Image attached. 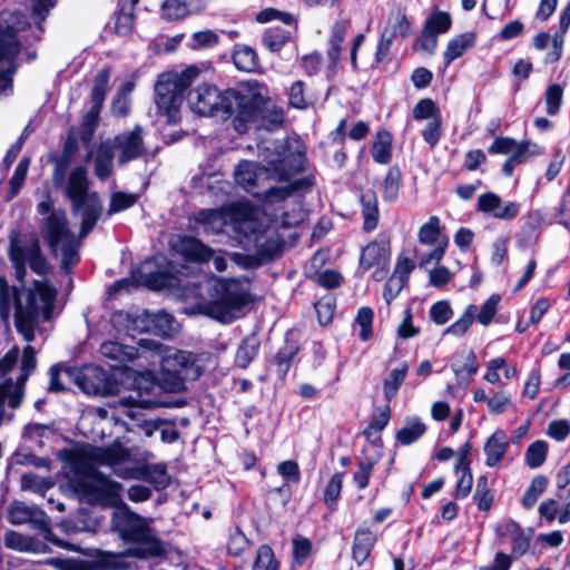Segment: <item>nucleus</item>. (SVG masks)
I'll return each mask as SVG.
<instances>
[{
    "instance_id": "9d476101",
    "label": "nucleus",
    "mask_w": 570,
    "mask_h": 570,
    "mask_svg": "<svg viewBox=\"0 0 570 570\" xmlns=\"http://www.w3.org/2000/svg\"><path fill=\"white\" fill-rule=\"evenodd\" d=\"M8 255L19 279L26 276L27 265L39 275L46 274L49 268L41 253L39 239L35 235L22 239L19 230H11L9 234Z\"/></svg>"
},
{
    "instance_id": "8fccbe9b",
    "label": "nucleus",
    "mask_w": 570,
    "mask_h": 570,
    "mask_svg": "<svg viewBox=\"0 0 570 570\" xmlns=\"http://www.w3.org/2000/svg\"><path fill=\"white\" fill-rule=\"evenodd\" d=\"M547 487L548 479L546 476H534L522 497L523 507L527 509L532 508L538 501L539 497L546 491Z\"/></svg>"
},
{
    "instance_id": "680f3d73",
    "label": "nucleus",
    "mask_w": 570,
    "mask_h": 570,
    "mask_svg": "<svg viewBox=\"0 0 570 570\" xmlns=\"http://www.w3.org/2000/svg\"><path fill=\"white\" fill-rule=\"evenodd\" d=\"M161 10L163 17L167 20L181 19L193 13L183 0H166Z\"/></svg>"
},
{
    "instance_id": "79ce46f5",
    "label": "nucleus",
    "mask_w": 570,
    "mask_h": 570,
    "mask_svg": "<svg viewBox=\"0 0 570 570\" xmlns=\"http://www.w3.org/2000/svg\"><path fill=\"white\" fill-rule=\"evenodd\" d=\"M149 330L160 336H168L175 331L174 317L166 313L159 312L148 316Z\"/></svg>"
},
{
    "instance_id": "2f4dec72",
    "label": "nucleus",
    "mask_w": 570,
    "mask_h": 570,
    "mask_svg": "<svg viewBox=\"0 0 570 570\" xmlns=\"http://www.w3.org/2000/svg\"><path fill=\"white\" fill-rule=\"evenodd\" d=\"M428 431L426 424L417 416L405 419L404 425L396 433V441L410 445L422 438Z\"/></svg>"
},
{
    "instance_id": "de8ad7c7",
    "label": "nucleus",
    "mask_w": 570,
    "mask_h": 570,
    "mask_svg": "<svg viewBox=\"0 0 570 570\" xmlns=\"http://www.w3.org/2000/svg\"><path fill=\"white\" fill-rule=\"evenodd\" d=\"M138 202V195L132 193L116 191L111 194L107 215L120 213L132 207Z\"/></svg>"
},
{
    "instance_id": "72a5a7b5",
    "label": "nucleus",
    "mask_w": 570,
    "mask_h": 570,
    "mask_svg": "<svg viewBox=\"0 0 570 570\" xmlns=\"http://www.w3.org/2000/svg\"><path fill=\"white\" fill-rule=\"evenodd\" d=\"M373 160L386 165L392 158V135L387 130H379L371 147Z\"/></svg>"
},
{
    "instance_id": "393cba45",
    "label": "nucleus",
    "mask_w": 570,
    "mask_h": 570,
    "mask_svg": "<svg viewBox=\"0 0 570 570\" xmlns=\"http://www.w3.org/2000/svg\"><path fill=\"white\" fill-rule=\"evenodd\" d=\"M509 449V441L507 433L502 430H497L485 441L483 450L485 453V464L489 468L497 466L505 456Z\"/></svg>"
},
{
    "instance_id": "cd10ccee",
    "label": "nucleus",
    "mask_w": 570,
    "mask_h": 570,
    "mask_svg": "<svg viewBox=\"0 0 570 570\" xmlns=\"http://www.w3.org/2000/svg\"><path fill=\"white\" fill-rule=\"evenodd\" d=\"M263 173H265V166H261L254 161L244 160L237 165L234 176L239 186L249 193H254Z\"/></svg>"
},
{
    "instance_id": "09e8293b",
    "label": "nucleus",
    "mask_w": 570,
    "mask_h": 570,
    "mask_svg": "<svg viewBox=\"0 0 570 570\" xmlns=\"http://www.w3.org/2000/svg\"><path fill=\"white\" fill-rule=\"evenodd\" d=\"M110 78V69L109 68H102L100 69L94 80V87L91 90V104L97 105H104L106 94L108 90V82Z\"/></svg>"
},
{
    "instance_id": "338daca9",
    "label": "nucleus",
    "mask_w": 570,
    "mask_h": 570,
    "mask_svg": "<svg viewBox=\"0 0 570 570\" xmlns=\"http://www.w3.org/2000/svg\"><path fill=\"white\" fill-rule=\"evenodd\" d=\"M452 368L458 377L464 375L471 376L475 374L479 370V362L476 355L474 354L473 351L466 352V354L463 355L462 364L454 363L452 364Z\"/></svg>"
},
{
    "instance_id": "6e6552de",
    "label": "nucleus",
    "mask_w": 570,
    "mask_h": 570,
    "mask_svg": "<svg viewBox=\"0 0 570 570\" xmlns=\"http://www.w3.org/2000/svg\"><path fill=\"white\" fill-rule=\"evenodd\" d=\"M199 76V69L188 67L181 72H165L159 76L155 85V102L158 112L168 124H177L180 119V106L184 91Z\"/></svg>"
},
{
    "instance_id": "a211bd4d",
    "label": "nucleus",
    "mask_w": 570,
    "mask_h": 570,
    "mask_svg": "<svg viewBox=\"0 0 570 570\" xmlns=\"http://www.w3.org/2000/svg\"><path fill=\"white\" fill-rule=\"evenodd\" d=\"M142 134V127L136 125L132 130L121 132L117 135L112 141H109L114 151L117 154L120 165H125L146 154Z\"/></svg>"
},
{
    "instance_id": "b1692460",
    "label": "nucleus",
    "mask_w": 570,
    "mask_h": 570,
    "mask_svg": "<svg viewBox=\"0 0 570 570\" xmlns=\"http://www.w3.org/2000/svg\"><path fill=\"white\" fill-rule=\"evenodd\" d=\"M171 246L177 254L190 262L206 263L213 257V248L193 236H179Z\"/></svg>"
},
{
    "instance_id": "f8f14e48",
    "label": "nucleus",
    "mask_w": 570,
    "mask_h": 570,
    "mask_svg": "<svg viewBox=\"0 0 570 570\" xmlns=\"http://www.w3.org/2000/svg\"><path fill=\"white\" fill-rule=\"evenodd\" d=\"M75 490L82 499L92 504L120 507L121 484L110 480L97 471H90L75 481Z\"/></svg>"
},
{
    "instance_id": "7ed1b4c3",
    "label": "nucleus",
    "mask_w": 570,
    "mask_h": 570,
    "mask_svg": "<svg viewBox=\"0 0 570 570\" xmlns=\"http://www.w3.org/2000/svg\"><path fill=\"white\" fill-rule=\"evenodd\" d=\"M38 213L46 215L40 233L55 255L61 256V267L69 272L79 262V242L69 228L66 213L53 209L50 196L37 206Z\"/></svg>"
},
{
    "instance_id": "f03ea898",
    "label": "nucleus",
    "mask_w": 570,
    "mask_h": 570,
    "mask_svg": "<svg viewBox=\"0 0 570 570\" xmlns=\"http://www.w3.org/2000/svg\"><path fill=\"white\" fill-rule=\"evenodd\" d=\"M120 508L114 512L110 524L125 542L131 544L122 554L138 559L164 556L166 546L153 529V519L135 513L125 503Z\"/></svg>"
},
{
    "instance_id": "3c124183",
    "label": "nucleus",
    "mask_w": 570,
    "mask_h": 570,
    "mask_svg": "<svg viewBox=\"0 0 570 570\" xmlns=\"http://www.w3.org/2000/svg\"><path fill=\"white\" fill-rule=\"evenodd\" d=\"M475 309L474 305H469L461 317L443 331V335H464L474 321Z\"/></svg>"
},
{
    "instance_id": "7c9ffc66",
    "label": "nucleus",
    "mask_w": 570,
    "mask_h": 570,
    "mask_svg": "<svg viewBox=\"0 0 570 570\" xmlns=\"http://www.w3.org/2000/svg\"><path fill=\"white\" fill-rule=\"evenodd\" d=\"M475 33L464 32L451 39L443 53V60L445 66H449L452 61L460 58L468 49L475 45Z\"/></svg>"
},
{
    "instance_id": "2eb2a0df",
    "label": "nucleus",
    "mask_w": 570,
    "mask_h": 570,
    "mask_svg": "<svg viewBox=\"0 0 570 570\" xmlns=\"http://www.w3.org/2000/svg\"><path fill=\"white\" fill-rule=\"evenodd\" d=\"M163 355V374L161 382L164 387L169 392H179L185 387V379L181 374V370L187 367L191 363V354L164 348L161 346L160 351H157Z\"/></svg>"
},
{
    "instance_id": "c03bdc74",
    "label": "nucleus",
    "mask_w": 570,
    "mask_h": 570,
    "mask_svg": "<svg viewBox=\"0 0 570 570\" xmlns=\"http://www.w3.org/2000/svg\"><path fill=\"white\" fill-rule=\"evenodd\" d=\"M30 159L28 157H23L17 165L12 177L9 180V191L6 197L7 200L13 199L20 191L21 187L24 184L27 173L29 169Z\"/></svg>"
},
{
    "instance_id": "423d86ee",
    "label": "nucleus",
    "mask_w": 570,
    "mask_h": 570,
    "mask_svg": "<svg viewBox=\"0 0 570 570\" xmlns=\"http://www.w3.org/2000/svg\"><path fill=\"white\" fill-rule=\"evenodd\" d=\"M210 298L198 305L199 313L220 322L234 318V312L248 303V293L243 284L234 278H210L208 282Z\"/></svg>"
},
{
    "instance_id": "ea45409f",
    "label": "nucleus",
    "mask_w": 570,
    "mask_h": 570,
    "mask_svg": "<svg viewBox=\"0 0 570 570\" xmlns=\"http://www.w3.org/2000/svg\"><path fill=\"white\" fill-rule=\"evenodd\" d=\"M283 208L284 210L282 212V214H273L272 220L276 225L283 228H288L299 224L303 220L304 215L302 206L298 203H293L291 207L289 204H286L285 206H283Z\"/></svg>"
},
{
    "instance_id": "49530a36",
    "label": "nucleus",
    "mask_w": 570,
    "mask_h": 570,
    "mask_svg": "<svg viewBox=\"0 0 570 570\" xmlns=\"http://www.w3.org/2000/svg\"><path fill=\"white\" fill-rule=\"evenodd\" d=\"M289 33L277 27H269L263 35L264 46L272 52L279 51L288 41Z\"/></svg>"
},
{
    "instance_id": "1a4fd4ad",
    "label": "nucleus",
    "mask_w": 570,
    "mask_h": 570,
    "mask_svg": "<svg viewBox=\"0 0 570 570\" xmlns=\"http://www.w3.org/2000/svg\"><path fill=\"white\" fill-rule=\"evenodd\" d=\"M94 459L99 464L111 466L114 472L122 479H141L157 487L168 484L167 468L164 463L146 464L141 468L122 466V463L129 459V451L120 445L98 449Z\"/></svg>"
},
{
    "instance_id": "a19ab883",
    "label": "nucleus",
    "mask_w": 570,
    "mask_h": 570,
    "mask_svg": "<svg viewBox=\"0 0 570 570\" xmlns=\"http://www.w3.org/2000/svg\"><path fill=\"white\" fill-rule=\"evenodd\" d=\"M409 366L406 363L402 364L399 368H393L387 377L383 382V392L384 396L387 401H391L395 397L399 387L403 383L406 377Z\"/></svg>"
},
{
    "instance_id": "603ef678",
    "label": "nucleus",
    "mask_w": 570,
    "mask_h": 570,
    "mask_svg": "<svg viewBox=\"0 0 570 570\" xmlns=\"http://www.w3.org/2000/svg\"><path fill=\"white\" fill-rule=\"evenodd\" d=\"M548 454V444L544 441L531 443L525 451V462L529 468L537 469L543 464Z\"/></svg>"
},
{
    "instance_id": "20e7f679",
    "label": "nucleus",
    "mask_w": 570,
    "mask_h": 570,
    "mask_svg": "<svg viewBox=\"0 0 570 570\" xmlns=\"http://www.w3.org/2000/svg\"><path fill=\"white\" fill-rule=\"evenodd\" d=\"M195 222L203 226L206 233L218 234L228 225L245 237L255 238L259 243L263 234H256L255 210L247 203H233L216 209H203L195 215Z\"/></svg>"
},
{
    "instance_id": "473e14b6",
    "label": "nucleus",
    "mask_w": 570,
    "mask_h": 570,
    "mask_svg": "<svg viewBox=\"0 0 570 570\" xmlns=\"http://www.w3.org/2000/svg\"><path fill=\"white\" fill-rule=\"evenodd\" d=\"M159 403L153 399H146L140 393L135 395H129L126 397H121L117 402V407H119L127 416L135 420L140 415V410L154 409L157 407Z\"/></svg>"
},
{
    "instance_id": "412c9836",
    "label": "nucleus",
    "mask_w": 570,
    "mask_h": 570,
    "mask_svg": "<svg viewBox=\"0 0 570 570\" xmlns=\"http://www.w3.org/2000/svg\"><path fill=\"white\" fill-rule=\"evenodd\" d=\"M538 146L531 144L529 140L517 141L510 137H498L489 147L490 154H502L509 155L511 161L517 163L518 165L523 164L527 159L533 155H535Z\"/></svg>"
},
{
    "instance_id": "39448f33",
    "label": "nucleus",
    "mask_w": 570,
    "mask_h": 570,
    "mask_svg": "<svg viewBox=\"0 0 570 570\" xmlns=\"http://www.w3.org/2000/svg\"><path fill=\"white\" fill-rule=\"evenodd\" d=\"M28 24L26 16L19 12H3L0 19V62H8L7 70H0V95L8 96L13 90L12 76L18 63L14 61L22 42L28 41L23 35Z\"/></svg>"
},
{
    "instance_id": "6e6d98bb",
    "label": "nucleus",
    "mask_w": 570,
    "mask_h": 570,
    "mask_svg": "<svg viewBox=\"0 0 570 570\" xmlns=\"http://www.w3.org/2000/svg\"><path fill=\"white\" fill-rule=\"evenodd\" d=\"M344 474L341 472L334 473L324 490V503L330 509H335L336 502L341 495Z\"/></svg>"
},
{
    "instance_id": "e2e57ef3",
    "label": "nucleus",
    "mask_w": 570,
    "mask_h": 570,
    "mask_svg": "<svg viewBox=\"0 0 570 570\" xmlns=\"http://www.w3.org/2000/svg\"><path fill=\"white\" fill-rule=\"evenodd\" d=\"M512 406L511 395L503 391H498L490 396L488 401V411L491 414L499 415L507 412Z\"/></svg>"
},
{
    "instance_id": "0eeeda50",
    "label": "nucleus",
    "mask_w": 570,
    "mask_h": 570,
    "mask_svg": "<svg viewBox=\"0 0 570 570\" xmlns=\"http://www.w3.org/2000/svg\"><path fill=\"white\" fill-rule=\"evenodd\" d=\"M87 170L82 166L75 167L68 177L66 196L71 202L72 212L81 217L79 236L86 237L99 219L102 205L97 193L88 191Z\"/></svg>"
},
{
    "instance_id": "9b49d317",
    "label": "nucleus",
    "mask_w": 570,
    "mask_h": 570,
    "mask_svg": "<svg viewBox=\"0 0 570 570\" xmlns=\"http://www.w3.org/2000/svg\"><path fill=\"white\" fill-rule=\"evenodd\" d=\"M238 100L237 90L220 91L210 83L198 85L189 91L187 97L190 109L203 116H209L217 111L232 115L235 112V104Z\"/></svg>"
},
{
    "instance_id": "774afa93",
    "label": "nucleus",
    "mask_w": 570,
    "mask_h": 570,
    "mask_svg": "<svg viewBox=\"0 0 570 570\" xmlns=\"http://www.w3.org/2000/svg\"><path fill=\"white\" fill-rule=\"evenodd\" d=\"M453 316V311L446 301L434 303L430 308V317L436 325L448 323Z\"/></svg>"
},
{
    "instance_id": "4c0bfd02",
    "label": "nucleus",
    "mask_w": 570,
    "mask_h": 570,
    "mask_svg": "<svg viewBox=\"0 0 570 570\" xmlns=\"http://www.w3.org/2000/svg\"><path fill=\"white\" fill-rule=\"evenodd\" d=\"M259 347V341L256 336L250 335L245 337L237 348L235 355V363L242 368H246L255 358Z\"/></svg>"
},
{
    "instance_id": "a878e982",
    "label": "nucleus",
    "mask_w": 570,
    "mask_h": 570,
    "mask_svg": "<svg viewBox=\"0 0 570 570\" xmlns=\"http://www.w3.org/2000/svg\"><path fill=\"white\" fill-rule=\"evenodd\" d=\"M80 387L88 394L108 395L114 387L107 380L106 373L100 368H90L79 377Z\"/></svg>"
},
{
    "instance_id": "4468645a",
    "label": "nucleus",
    "mask_w": 570,
    "mask_h": 570,
    "mask_svg": "<svg viewBox=\"0 0 570 570\" xmlns=\"http://www.w3.org/2000/svg\"><path fill=\"white\" fill-rule=\"evenodd\" d=\"M305 149L299 141H288L267 161L265 174L274 180H288L304 169Z\"/></svg>"
},
{
    "instance_id": "052dcab7",
    "label": "nucleus",
    "mask_w": 570,
    "mask_h": 570,
    "mask_svg": "<svg viewBox=\"0 0 570 570\" xmlns=\"http://www.w3.org/2000/svg\"><path fill=\"white\" fill-rule=\"evenodd\" d=\"M500 301H501V296L499 294H492L483 303L479 313L474 314V318H476L480 324L488 326L492 322V320L498 311Z\"/></svg>"
},
{
    "instance_id": "c756f323",
    "label": "nucleus",
    "mask_w": 570,
    "mask_h": 570,
    "mask_svg": "<svg viewBox=\"0 0 570 570\" xmlns=\"http://www.w3.org/2000/svg\"><path fill=\"white\" fill-rule=\"evenodd\" d=\"M389 258L390 248L387 243L371 242L363 248L360 257V264L365 269L373 266L384 267Z\"/></svg>"
},
{
    "instance_id": "f704fd0d",
    "label": "nucleus",
    "mask_w": 570,
    "mask_h": 570,
    "mask_svg": "<svg viewBox=\"0 0 570 570\" xmlns=\"http://www.w3.org/2000/svg\"><path fill=\"white\" fill-rule=\"evenodd\" d=\"M288 105L298 110H305L314 105L315 97L307 91L302 80L294 81L287 89Z\"/></svg>"
},
{
    "instance_id": "a18cd8bd",
    "label": "nucleus",
    "mask_w": 570,
    "mask_h": 570,
    "mask_svg": "<svg viewBox=\"0 0 570 570\" xmlns=\"http://www.w3.org/2000/svg\"><path fill=\"white\" fill-rule=\"evenodd\" d=\"M452 19L450 13L445 11L435 10L426 19L423 29L439 36L450 30Z\"/></svg>"
},
{
    "instance_id": "dca6fc26",
    "label": "nucleus",
    "mask_w": 570,
    "mask_h": 570,
    "mask_svg": "<svg viewBox=\"0 0 570 570\" xmlns=\"http://www.w3.org/2000/svg\"><path fill=\"white\" fill-rule=\"evenodd\" d=\"M417 239L423 245L435 246L431 252L421 256L420 266L439 263L443 258L449 245V238L442 236L441 220L438 216H431L429 220L419 228Z\"/></svg>"
},
{
    "instance_id": "ddd939ff",
    "label": "nucleus",
    "mask_w": 570,
    "mask_h": 570,
    "mask_svg": "<svg viewBox=\"0 0 570 570\" xmlns=\"http://www.w3.org/2000/svg\"><path fill=\"white\" fill-rule=\"evenodd\" d=\"M36 367V351L32 346L28 345L22 352L20 376L17 381L8 379L0 383V425L6 421L12 420L13 414H8L4 410V405L8 404L12 410L20 406L24 395V384Z\"/></svg>"
},
{
    "instance_id": "37998d69",
    "label": "nucleus",
    "mask_w": 570,
    "mask_h": 570,
    "mask_svg": "<svg viewBox=\"0 0 570 570\" xmlns=\"http://www.w3.org/2000/svg\"><path fill=\"white\" fill-rule=\"evenodd\" d=\"M233 61L238 70L247 72L254 71L258 66V57L255 50L247 46L235 50Z\"/></svg>"
},
{
    "instance_id": "5701e85b",
    "label": "nucleus",
    "mask_w": 570,
    "mask_h": 570,
    "mask_svg": "<svg viewBox=\"0 0 570 570\" xmlns=\"http://www.w3.org/2000/svg\"><path fill=\"white\" fill-rule=\"evenodd\" d=\"M347 30L348 21L346 20H338L331 27L326 50V56L328 60L326 76L328 79H332L334 77L335 69L340 63L343 42Z\"/></svg>"
},
{
    "instance_id": "69168bd1",
    "label": "nucleus",
    "mask_w": 570,
    "mask_h": 570,
    "mask_svg": "<svg viewBox=\"0 0 570 570\" xmlns=\"http://www.w3.org/2000/svg\"><path fill=\"white\" fill-rule=\"evenodd\" d=\"M32 13L37 19V33L35 40H39L42 33L41 22L46 19V14L55 7L57 0H32Z\"/></svg>"
},
{
    "instance_id": "f257e3e1",
    "label": "nucleus",
    "mask_w": 570,
    "mask_h": 570,
    "mask_svg": "<svg viewBox=\"0 0 570 570\" xmlns=\"http://www.w3.org/2000/svg\"><path fill=\"white\" fill-rule=\"evenodd\" d=\"M56 296V288L45 281H36L32 287L20 293L0 276V317L9 322L14 308L16 328L27 342H31L39 322L50 320Z\"/></svg>"
},
{
    "instance_id": "aec40b11",
    "label": "nucleus",
    "mask_w": 570,
    "mask_h": 570,
    "mask_svg": "<svg viewBox=\"0 0 570 570\" xmlns=\"http://www.w3.org/2000/svg\"><path fill=\"white\" fill-rule=\"evenodd\" d=\"M476 209L495 219L512 220L520 213V204L512 200L503 202L498 194L488 191L478 197Z\"/></svg>"
},
{
    "instance_id": "4d7b16f0",
    "label": "nucleus",
    "mask_w": 570,
    "mask_h": 570,
    "mask_svg": "<svg viewBox=\"0 0 570 570\" xmlns=\"http://www.w3.org/2000/svg\"><path fill=\"white\" fill-rule=\"evenodd\" d=\"M401 173L397 168L389 169L383 180V198L386 202H393L397 198L400 190Z\"/></svg>"
},
{
    "instance_id": "bb28decb",
    "label": "nucleus",
    "mask_w": 570,
    "mask_h": 570,
    "mask_svg": "<svg viewBox=\"0 0 570 570\" xmlns=\"http://www.w3.org/2000/svg\"><path fill=\"white\" fill-rule=\"evenodd\" d=\"M377 541L376 533L367 527H358L355 530L352 547L353 559L362 564L371 554L373 547Z\"/></svg>"
},
{
    "instance_id": "c85d7f7f",
    "label": "nucleus",
    "mask_w": 570,
    "mask_h": 570,
    "mask_svg": "<svg viewBox=\"0 0 570 570\" xmlns=\"http://www.w3.org/2000/svg\"><path fill=\"white\" fill-rule=\"evenodd\" d=\"M503 538L509 540L512 544V557L519 558L528 551L532 532L530 530H523L513 521H509L504 524Z\"/></svg>"
},
{
    "instance_id": "864d4df0",
    "label": "nucleus",
    "mask_w": 570,
    "mask_h": 570,
    "mask_svg": "<svg viewBox=\"0 0 570 570\" xmlns=\"http://www.w3.org/2000/svg\"><path fill=\"white\" fill-rule=\"evenodd\" d=\"M101 105L92 104L89 111L83 116L81 126H80V138L83 141H90L94 130L99 121V114L101 110Z\"/></svg>"
},
{
    "instance_id": "4be33fe9",
    "label": "nucleus",
    "mask_w": 570,
    "mask_h": 570,
    "mask_svg": "<svg viewBox=\"0 0 570 570\" xmlns=\"http://www.w3.org/2000/svg\"><path fill=\"white\" fill-rule=\"evenodd\" d=\"M314 186L313 177L298 178L286 186L271 187L262 194V202L266 212L274 206L286 204V200L296 191H306Z\"/></svg>"
},
{
    "instance_id": "f3484780",
    "label": "nucleus",
    "mask_w": 570,
    "mask_h": 570,
    "mask_svg": "<svg viewBox=\"0 0 570 570\" xmlns=\"http://www.w3.org/2000/svg\"><path fill=\"white\" fill-rule=\"evenodd\" d=\"M161 344L148 338H141L138 347L124 345L115 341H107L100 345V354L102 357L114 362L112 366H118L131 362L140 357V351H160Z\"/></svg>"
},
{
    "instance_id": "bf43d9fd",
    "label": "nucleus",
    "mask_w": 570,
    "mask_h": 570,
    "mask_svg": "<svg viewBox=\"0 0 570 570\" xmlns=\"http://www.w3.org/2000/svg\"><path fill=\"white\" fill-rule=\"evenodd\" d=\"M135 2L136 0H134L128 7H122L116 18L115 30L119 36H127L132 30Z\"/></svg>"
},
{
    "instance_id": "e433bc0d",
    "label": "nucleus",
    "mask_w": 570,
    "mask_h": 570,
    "mask_svg": "<svg viewBox=\"0 0 570 570\" xmlns=\"http://www.w3.org/2000/svg\"><path fill=\"white\" fill-rule=\"evenodd\" d=\"M362 215L364 217L363 228L366 232H371L377 226L379 222V208L377 200L374 193H366L361 197Z\"/></svg>"
},
{
    "instance_id": "13d9d810",
    "label": "nucleus",
    "mask_w": 570,
    "mask_h": 570,
    "mask_svg": "<svg viewBox=\"0 0 570 570\" xmlns=\"http://www.w3.org/2000/svg\"><path fill=\"white\" fill-rule=\"evenodd\" d=\"M374 313L371 307H361L355 317V324L360 326V338L364 342L368 341L372 335V323H373Z\"/></svg>"
},
{
    "instance_id": "0e129e2a",
    "label": "nucleus",
    "mask_w": 570,
    "mask_h": 570,
    "mask_svg": "<svg viewBox=\"0 0 570 570\" xmlns=\"http://www.w3.org/2000/svg\"><path fill=\"white\" fill-rule=\"evenodd\" d=\"M413 118L416 120H423V119H430L432 118H439L440 112L432 99H422L420 100L412 110Z\"/></svg>"
},
{
    "instance_id": "5fc2aeb1",
    "label": "nucleus",
    "mask_w": 570,
    "mask_h": 570,
    "mask_svg": "<svg viewBox=\"0 0 570 570\" xmlns=\"http://www.w3.org/2000/svg\"><path fill=\"white\" fill-rule=\"evenodd\" d=\"M253 570H278V561L269 546L263 544L257 549Z\"/></svg>"
},
{
    "instance_id": "c9c22d12",
    "label": "nucleus",
    "mask_w": 570,
    "mask_h": 570,
    "mask_svg": "<svg viewBox=\"0 0 570 570\" xmlns=\"http://www.w3.org/2000/svg\"><path fill=\"white\" fill-rule=\"evenodd\" d=\"M116 153L110 142L106 141L98 148L95 159V175L100 180H106L112 173V159Z\"/></svg>"
},
{
    "instance_id": "58836bf2",
    "label": "nucleus",
    "mask_w": 570,
    "mask_h": 570,
    "mask_svg": "<svg viewBox=\"0 0 570 570\" xmlns=\"http://www.w3.org/2000/svg\"><path fill=\"white\" fill-rule=\"evenodd\" d=\"M258 117L261 118V126L272 131L282 126L285 119V111L283 107L271 102V105L258 111Z\"/></svg>"
},
{
    "instance_id": "6ab92c4d",
    "label": "nucleus",
    "mask_w": 570,
    "mask_h": 570,
    "mask_svg": "<svg viewBox=\"0 0 570 570\" xmlns=\"http://www.w3.org/2000/svg\"><path fill=\"white\" fill-rule=\"evenodd\" d=\"M239 100L235 104V112L244 120L258 118V111L271 105L267 89L257 81L248 82L246 92L237 91Z\"/></svg>"
}]
</instances>
